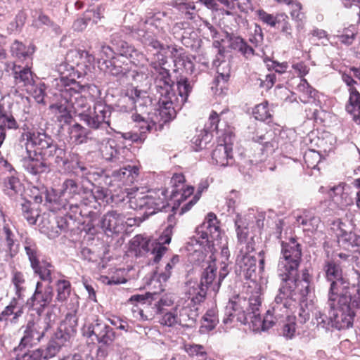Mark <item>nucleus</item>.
I'll list each match as a JSON object with an SVG mask.
<instances>
[{
	"mask_svg": "<svg viewBox=\"0 0 360 360\" xmlns=\"http://www.w3.org/2000/svg\"><path fill=\"white\" fill-rule=\"evenodd\" d=\"M25 306V302H18L15 299H11L8 305L0 313V321H6L9 316H13L10 319V322L13 324L17 323L24 314Z\"/></svg>",
	"mask_w": 360,
	"mask_h": 360,
	"instance_id": "22",
	"label": "nucleus"
},
{
	"mask_svg": "<svg viewBox=\"0 0 360 360\" xmlns=\"http://www.w3.org/2000/svg\"><path fill=\"white\" fill-rule=\"evenodd\" d=\"M12 74L16 84L22 86L33 85L34 81L32 72L28 67H22L14 65L12 68Z\"/></svg>",
	"mask_w": 360,
	"mask_h": 360,
	"instance_id": "30",
	"label": "nucleus"
},
{
	"mask_svg": "<svg viewBox=\"0 0 360 360\" xmlns=\"http://www.w3.org/2000/svg\"><path fill=\"white\" fill-rule=\"evenodd\" d=\"M246 308L247 314L250 315L248 317L249 323H252L255 326H257V323L261 322V316L259 313V307L261 305L260 299L258 296L251 297L247 300Z\"/></svg>",
	"mask_w": 360,
	"mask_h": 360,
	"instance_id": "33",
	"label": "nucleus"
},
{
	"mask_svg": "<svg viewBox=\"0 0 360 360\" xmlns=\"http://www.w3.org/2000/svg\"><path fill=\"white\" fill-rule=\"evenodd\" d=\"M178 204H174V205H170L168 202L164 201V205H167L168 208H160L158 210V212L160 213H169V214L167 217V226L166 229H170V231H172L174 226L176 224V219L175 217V214L176 213V210H178V207L180 205V200H177Z\"/></svg>",
	"mask_w": 360,
	"mask_h": 360,
	"instance_id": "44",
	"label": "nucleus"
},
{
	"mask_svg": "<svg viewBox=\"0 0 360 360\" xmlns=\"http://www.w3.org/2000/svg\"><path fill=\"white\" fill-rule=\"evenodd\" d=\"M83 335L97 342L96 355L98 358L105 359L112 349L116 333L105 321L96 319L84 326Z\"/></svg>",
	"mask_w": 360,
	"mask_h": 360,
	"instance_id": "6",
	"label": "nucleus"
},
{
	"mask_svg": "<svg viewBox=\"0 0 360 360\" xmlns=\"http://www.w3.org/2000/svg\"><path fill=\"white\" fill-rule=\"evenodd\" d=\"M155 87L159 98V116L163 123L168 122L176 117V110L173 106L174 101L176 100L174 91V84L163 82L161 79H155Z\"/></svg>",
	"mask_w": 360,
	"mask_h": 360,
	"instance_id": "10",
	"label": "nucleus"
},
{
	"mask_svg": "<svg viewBox=\"0 0 360 360\" xmlns=\"http://www.w3.org/2000/svg\"><path fill=\"white\" fill-rule=\"evenodd\" d=\"M334 328L347 329L353 325L356 311L360 309V292L328 296Z\"/></svg>",
	"mask_w": 360,
	"mask_h": 360,
	"instance_id": "2",
	"label": "nucleus"
},
{
	"mask_svg": "<svg viewBox=\"0 0 360 360\" xmlns=\"http://www.w3.org/2000/svg\"><path fill=\"white\" fill-rule=\"evenodd\" d=\"M185 181V177L182 174H174L170 180V183L174 187L172 190L171 193L173 197H175L178 193V187L181 186L184 187V183Z\"/></svg>",
	"mask_w": 360,
	"mask_h": 360,
	"instance_id": "64",
	"label": "nucleus"
},
{
	"mask_svg": "<svg viewBox=\"0 0 360 360\" xmlns=\"http://www.w3.org/2000/svg\"><path fill=\"white\" fill-rule=\"evenodd\" d=\"M252 114L257 120L268 123L271 121L272 115L268 108V103L266 101L257 105L253 109Z\"/></svg>",
	"mask_w": 360,
	"mask_h": 360,
	"instance_id": "45",
	"label": "nucleus"
},
{
	"mask_svg": "<svg viewBox=\"0 0 360 360\" xmlns=\"http://www.w3.org/2000/svg\"><path fill=\"white\" fill-rule=\"evenodd\" d=\"M70 139L76 144L86 143L91 135V129L86 128L79 123H75L68 129Z\"/></svg>",
	"mask_w": 360,
	"mask_h": 360,
	"instance_id": "32",
	"label": "nucleus"
},
{
	"mask_svg": "<svg viewBox=\"0 0 360 360\" xmlns=\"http://www.w3.org/2000/svg\"><path fill=\"white\" fill-rule=\"evenodd\" d=\"M23 245L26 255L30 263V266H37L39 261H41V252L36 242L30 238H25Z\"/></svg>",
	"mask_w": 360,
	"mask_h": 360,
	"instance_id": "34",
	"label": "nucleus"
},
{
	"mask_svg": "<svg viewBox=\"0 0 360 360\" xmlns=\"http://www.w3.org/2000/svg\"><path fill=\"white\" fill-rule=\"evenodd\" d=\"M21 210L22 216L27 220V221L32 225L37 221V217L39 216L38 212L34 211L31 208V202L30 201H25L21 204Z\"/></svg>",
	"mask_w": 360,
	"mask_h": 360,
	"instance_id": "53",
	"label": "nucleus"
},
{
	"mask_svg": "<svg viewBox=\"0 0 360 360\" xmlns=\"http://www.w3.org/2000/svg\"><path fill=\"white\" fill-rule=\"evenodd\" d=\"M91 202H95L92 200H86V198L78 199L77 201H69L65 205L62 210L67 211L66 214L70 220L74 222L78 221V224H84L85 218L89 219L86 227L89 232H91V228L93 227L94 222L97 220L98 211H95L91 208Z\"/></svg>",
	"mask_w": 360,
	"mask_h": 360,
	"instance_id": "9",
	"label": "nucleus"
},
{
	"mask_svg": "<svg viewBox=\"0 0 360 360\" xmlns=\"http://www.w3.org/2000/svg\"><path fill=\"white\" fill-rule=\"evenodd\" d=\"M131 206L134 209H146L144 214L147 217L158 213V210L160 208H168L167 205H164V198H156L151 195H145L141 198H134L131 200Z\"/></svg>",
	"mask_w": 360,
	"mask_h": 360,
	"instance_id": "17",
	"label": "nucleus"
},
{
	"mask_svg": "<svg viewBox=\"0 0 360 360\" xmlns=\"http://www.w3.org/2000/svg\"><path fill=\"white\" fill-rule=\"evenodd\" d=\"M52 108H56L58 112V120L59 122L70 124L72 119L71 112H73V111L68 101L64 100V103H56L52 105Z\"/></svg>",
	"mask_w": 360,
	"mask_h": 360,
	"instance_id": "41",
	"label": "nucleus"
},
{
	"mask_svg": "<svg viewBox=\"0 0 360 360\" xmlns=\"http://www.w3.org/2000/svg\"><path fill=\"white\" fill-rule=\"evenodd\" d=\"M113 108L111 105L103 103H96L93 110H89L87 114H81V121L94 130L107 129L112 128L110 126V117Z\"/></svg>",
	"mask_w": 360,
	"mask_h": 360,
	"instance_id": "11",
	"label": "nucleus"
},
{
	"mask_svg": "<svg viewBox=\"0 0 360 360\" xmlns=\"http://www.w3.org/2000/svg\"><path fill=\"white\" fill-rule=\"evenodd\" d=\"M117 143L114 139H110L103 150V158L110 162H116Z\"/></svg>",
	"mask_w": 360,
	"mask_h": 360,
	"instance_id": "57",
	"label": "nucleus"
},
{
	"mask_svg": "<svg viewBox=\"0 0 360 360\" xmlns=\"http://www.w3.org/2000/svg\"><path fill=\"white\" fill-rule=\"evenodd\" d=\"M182 51L183 49H180L179 50L176 48H173L172 53L174 54V65L177 68H179L180 66H183L192 70L193 68V64L190 57L184 52H181Z\"/></svg>",
	"mask_w": 360,
	"mask_h": 360,
	"instance_id": "43",
	"label": "nucleus"
},
{
	"mask_svg": "<svg viewBox=\"0 0 360 360\" xmlns=\"http://www.w3.org/2000/svg\"><path fill=\"white\" fill-rule=\"evenodd\" d=\"M333 225L336 226L338 243L345 248L360 246V236L353 233L346 223L338 219Z\"/></svg>",
	"mask_w": 360,
	"mask_h": 360,
	"instance_id": "18",
	"label": "nucleus"
},
{
	"mask_svg": "<svg viewBox=\"0 0 360 360\" xmlns=\"http://www.w3.org/2000/svg\"><path fill=\"white\" fill-rule=\"evenodd\" d=\"M204 323L201 326V331H210L213 330L217 324L218 323V319H217L214 311L209 310L202 317Z\"/></svg>",
	"mask_w": 360,
	"mask_h": 360,
	"instance_id": "55",
	"label": "nucleus"
},
{
	"mask_svg": "<svg viewBox=\"0 0 360 360\" xmlns=\"http://www.w3.org/2000/svg\"><path fill=\"white\" fill-rule=\"evenodd\" d=\"M304 159L308 167L315 169L320 162L321 155L318 152L311 150L305 153Z\"/></svg>",
	"mask_w": 360,
	"mask_h": 360,
	"instance_id": "59",
	"label": "nucleus"
},
{
	"mask_svg": "<svg viewBox=\"0 0 360 360\" xmlns=\"http://www.w3.org/2000/svg\"><path fill=\"white\" fill-rule=\"evenodd\" d=\"M108 190L103 188H98L94 193L90 194L89 196H85V198H86V200H92L93 198L95 202H91V208L96 211L98 206H100V204L97 202L98 200H105L108 202Z\"/></svg>",
	"mask_w": 360,
	"mask_h": 360,
	"instance_id": "54",
	"label": "nucleus"
},
{
	"mask_svg": "<svg viewBox=\"0 0 360 360\" xmlns=\"http://www.w3.org/2000/svg\"><path fill=\"white\" fill-rule=\"evenodd\" d=\"M2 234L4 236L6 252L11 257H14L19 251V243H17L14 233L8 226H4Z\"/></svg>",
	"mask_w": 360,
	"mask_h": 360,
	"instance_id": "35",
	"label": "nucleus"
},
{
	"mask_svg": "<svg viewBox=\"0 0 360 360\" xmlns=\"http://www.w3.org/2000/svg\"><path fill=\"white\" fill-rule=\"evenodd\" d=\"M226 38L229 42V47L231 49L238 51L245 58H248L255 54L253 47L250 46L240 36L227 32Z\"/></svg>",
	"mask_w": 360,
	"mask_h": 360,
	"instance_id": "24",
	"label": "nucleus"
},
{
	"mask_svg": "<svg viewBox=\"0 0 360 360\" xmlns=\"http://www.w3.org/2000/svg\"><path fill=\"white\" fill-rule=\"evenodd\" d=\"M11 51L13 56L20 59H25L32 54L34 49L26 47L22 43L18 41H15L11 46Z\"/></svg>",
	"mask_w": 360,
	"mask_h": 360,
	"instance_id": "46",
	"label": "nucleus"
},
{
	"mask_svg": "<svg viewBox=\"0 0 360 360\" xmlns=\"http://www.w3.org/2000/svg\"><path fill=\"white\" fill-rule=\"evenodd\" d=\"M131 34L134 38L139 40L143 44L146 46L153 34L152 32H147L143 29H134L131 30Z\"/></svg>",
	"mask_w": 360,
	"mask_h": 360,
	"instance_id": "62",
	"label": "nucleus"
},
{
	"mask_svg": "<svg viewBox=\"0 0 360 360\" xmlns=\"http://www.w3.org/2000/svg\"><path fill=\"white\" fill-rule=\"evenodd\" d=\"M85 191L76 180L67 179L61 184L59 191L53 188L45 191V205L52 212L61 210L68 202L77 201L78 199L85 198L82 195L86 193Z\"/></svg>",
	"mask_w": 360,
	"mask_h": 360,
	"instance_id": "5",
	"label": "nucleus"
},
{
	"mask_svg": "<svg viewBox=\"0 0 360 360\" xmlns=\"http://www.w3.org/2000/svg\"><path fill=\"white\" fill-rule=\"evenodd\" d=\"M26 139L25 149L27 155L22 159V167L32 175H39L49 171L47 160L56 157V163L63 167L66 166L72 160H77V155L70 153L58 146L52 136L43 129L29 131L23 134Z\"/></svg>",
	"mask_w": 360,
	"mask_h": 360,
	"instance_id": "1",
	"label": "nucleus"
},
{
	"mask_svg": "<svg viewBox=\"0 0 360 360\" xmlns=\"http://www.w3.org/2000/svg\"><path fill=\"white\" fill-rule=\"evenodd\" d=\"M176 83L179 96L181 97V101L184 103L187 101L188 97L192 91L193 83L184 75L176 76Z\"/></svg>",
	"mask_w": 360,
	"mask_h": 360,
	"instance_id": "38",
	"label": "nucleus"
},
{
	"mask_svg": "<svg viewBox=\"0 0 360 360\" xmlns=\"http://www.w3.org/2000/svg\"><path fill=\"white\" fill-rule=\"evenodd\" d=\"M31 268L34 274L39 276L41 281H48L49 283L52 282L51 274L53 271V266L51 263L45 259H41L37 266H33Z\"/></svg>",
	"mask_w": 360,
	"mask_h": 360,
	"instance_id": "37",
	"label": "nucleus"
},
{
	"mask_svg": "<svg viewBox=\"0 0 360 360\" xmlns=\"http://www.w3.org/2000/svg\"><path fill=\"white\" fill-rule=\"evenodd\" d=\"M139 173V167L136 165H127L119 169L112 172L111 175L107 174L109 178L106 180L104 179L105 184H112L111 178L115 181H122L123 184L133 183L134 179L138 176Z\"/></svg>",
	"mask_w": 360,
	"mask_h": 360,
	"instance_id": "21",
	"label": "nucleus"
},
{
	"mask_svg": "<svg viewBox=\"0 0 360 360\" xmlns=\"http://www.w3.org/2000/svg\"><path fill=\"white\" fill-rule=\"evenodd\" d=\"M331 310L329 311V315L327 316L321 311H316L314 314V317L316 321L318 327H321L326 330H329L331 328H334L333 319H332Z\"/></svg>",
	"mask_w": 360,
	"mask_h": 360,
	"instance_id": "49",
	"label": "nucleus"
},
{
	"mask_svg": "<svg viewBox=\"0 0 360 360\" xmlns=\"http://www.w3.org/2000/svg\"><path fill=\"white\" fill-rule=\"evenodd\" d=\"M329 195L333 202L342 210L353 203L352 198L347 192L345 191L344 187L340 184L332 187Z\"/></svg>",
	"mask_w": 360,
	"mask_h": 360,
	"instance_id": "29",
	"label": "nucleus"
},
{
	"mask_svg": "<svg viewBox=\"0 0 360 360\" xmlns=\"http://www.w3.org/2000/svg\"><path fill=\"white\" fill-rule=\"evenodd\" d=\"M282 283L278 289V294L276 295L273 303L271 309L276 316H283L286 314L287 309L294 302L295 290L298 285L297 283L298 276L286 274H280Z\"/></svg>",
	"mask_w": 360,
	"mask_h": 360,
	"instance_id": "8",
	"label": "nucleus"
},
{
	"mask_svg": "<svg viewBox=\"0 0 360 360\" xmlns=\"http://www.w3.org/2000/svg\"><path fill=\"white\" fill-rule=\"evenodd\" d=\"M53 297V288L48 285L42 289L41 282H37L32 295L25 302L28 312L37 316H44V309L51 302Z\"/></svg>",
	"mask_w": 360,
	"mask_h": 360,
	"instance_id": "15",
	"label": "nucleus"
},
{
	"mask_svg": "<svg viewBox=\"0 0 360 360\" xmlns=\"http://www.w3.org/2000/svg\"><path fill=\"white\" fill-rule=\"evenodd\" d=\"M349 96L345 110L353 116V120L360 124V93L355 87L349 88Z\"/></svg>",
	"mask_w": 360,
	"mask_h": 360,
	"instance_id": "27",
	"label": "nucleus"
},
{
	"mask_svg": "<svg viewBox=\"0 0 360 360\" xmlns=\"http://www.w3.org/2000/svg\"><path fill=\"white\" fill-rule=\"evenodd\" d=\"M26 18L25 12L22 10L19 11L14 20L9 23L8 29L11 32H20L25 23Z\"/></svg>",
	"mask_w": 360,
	"mask_h": 360,
	"instance_id": "56",
	"label": "nucleus"
},
{
	"mask_svg": "<svg viewBox=\"0 0 360 360\" xmlns=\"http://www.w3.org/2000/svg\"><path fill=\"white\" fill-rule=\"evenodd\" d=\"M281 254L283 260L278 263L279 270L284 271L283 274L298 276L297 270L302 260L301 245L295 239L289 243H282Z\"/></svg>",
	"mask_w": 360,
	"mask_h": 360,
	"instance_id": "12",
	"label": "nucleus"
},
{
	"mask_svg": "<svg viewBox=\"0 0 360 360\" xmlns=\"http://www.w3.org/2000/svg\"><path fill=\"white\" fill-rule=\"evenodd\" d=\"M247 300L245 298L237 296L230 300L225 307V317L223 322L225 324L231 323L236 319V321L242 324H249L248 317L245 307L247 305Z\"/></svg>",
	"mask_w": 360,
	"mask_h": 360,
	"instance_id": "16",
	"label": "nucleus"
},
{
	"mask_svg": "<svg viewBox=\"0 0 360 360\" xmlns=\"http://www.w3.org/2000/svg\"><path fill=\"white\" fill-rule=\"evenodd\" d=\"M54 356L47 349V347H40L23 354H18L16 360H49Z\"/></svg>",
	"mask_w": 360,
	"mask_h": 360,
	"instance_id": "36",
	"label": "nucleus"
},
{
	"mask_svg": "<svg viewBox=\"0 0 360 360\" xmlns=\"http://www.w3.org/2000/svg\"><path fill=\"white\" fill-rule=\"evenodd\" d=\"M236 272L243 275L245 279H252L257 269L256 258L249 254L240 252L236 259Z\"/></svg>",
	"mask_w": 360,
	"mask_h": 360,
	"instance_id": "19",
	"label": "nucleus"
},
{
	"mask_svg": "<svg viewBox=\"0 0 360 360\" xmlns=\"http://www.w3.org/2000/svg\"><path fill=\"white\" fill-rule=\"evenodd\" d=\"M131 302H138L147 306H153L155 313H162V306L165 304V301H163L159 297V294L154 292H147L145 295H134L129 300Z\"/></svg>",
	"mask_w": 360,
	"mask_h": 360,
	"instance_id": "25",
	"label": "nucleus"
},
{
	"mask_svg": "<svg viewBox=\"0 0 360 360\" xmlns=\"http://www.w3.org/2000/svg\"><path fill=\"white\" fill-rule=\"evenodd\" d=\"M161 314H164L159 321L161 325L171 327L178 323V317L175 314L170 311L164 313V310Z\"/></svg>",
	"mask_w": 360,
	"mask_h": 360,
	"instance_id": "63",
	"label": "nucleus"
},
{
	"mask_svg": "<svg viewBox=\"0 0 360 360\" xmlns=\"http://www.w3.org/2000/svg\"><path fill=\"white\" fill-rule=\"evenodd\" d=\"M105 71L110 75L115 77L118 80L127 82L130 79L135 80L139 76L136 70L135 62L131 60L124 59L122 57H115L111 60H104Z\"/></svg>",
	"mask_w": 360,
	"mask_h": 360,
	"instance_id": "13",
	"label": "nucleus"
},
{
	"mask_svg": "<svg viewBox=\"0 0 360 360\" xmlns=\"http://www.w3.org/2000/svg\"><path fill=\"white\" fill-rule=\"evenodd\" d=\"M219 122V115L216 112L212 111L210 115L208 122L205 124L203 130L206 132H210V134H212L213 131H217Z\"/></svg>",
	"mask_w": 360,
	"mask_h": 360,
	"instance_id": "61",
	"label": "nucleus"
},
{
	"mask_svg": "<svg viewBox=\"0 0 360 360\" xmlns=\"http://www.w3.org/2000/svg\"><path fill=\"white\" fill-rule=\"evenodd\" d=\"M74 333L66 327L63 328L60 326L46 345L47 349L53 356H56L61 348L66 345Z\"/></svg>",
	"mask_w": 360,
	"mask_h": 360,
	"instance_id": "20",
	"label": "nucleus"
},
{
	"mask_svg": "<svg viewBox=\"0 0 360 360\" xmlns=\"http://www.w3.org/2000/svg\"><path fill=\"white\" fill-rule=\"evenodd\" d=\"M111 42L115 53L119 55L117 57H122L124 59L132 60L134 56H138L139 54L134 46L129 45L127 41L119 39L116 35L112 36Z\"/></svg>",
	"mask_w": 360,
	"mask_h": 360,
	"instance_id": "26",
	"label": "nucleus"
},
{
	"mask_svg": "<svg viewBox=\"0 0 360 360\" xmlns=\"http://www.w3.org/2000/svg\"><path fill=\"white\" fill-rule=\"evenodd\" d=\"M126 96L133 104L131 109L139 108L140 110H143L153 104V99L148 93L137 88L128 89Z\"/></svg>",
	"mask_w": 360,
	"mask_h": 360,
	"instance_id": "23",
	"label": "nucleus"
},
{
	"mask_svg": "<svg viewBox=\"0 0 360 360\" xmlns=\"http://www.w3.org/2000/svg\"><path fill=\"white\" fill-rule=\"evenodd\" d=\"M216 275L217 268L214 265H209L202 272L200 282L198 284L208 289L216 278Z\"/></svg>",
	"mask_w": 360,
	"mask_h": 360,
	"instance_id": "47",
	"label": "nucleus"
},
{
	"mask_svg": "<svg viewBox=\"0 0 360 360\" xmlns=\"http://www.w3.org/2000/svg\"><path fill=\"white\" fill-rule=\"evenodd\" d=\"M188 284L191 285L188 292L189 295L188 298L191 300V302L195 304H200L204 302L207 295V288L202 287L195 282L192 283L190 281Z\"/></svg>",
	"mask_w": 360,
	"mask_h": 360,
	"instance_id": "39",
	"label": "nucleus"
},
{
	"mask_svg": "<svg viewBox=\"0 0 360 360\" xmlns=\"http://www.w3.org/2000/svg\"><path fill=\"white\" fill-rule=\"evenodd\" d=\"M326 278L330 282L328 296L358 293L360 287L352 284L349 279L343 273L340 262L338 260L330 259L323 265Z\"/></svg>",
	"mask_w": 360,
	"mask_h": 360,
	"instance_id": "7",
	"label": "nucleus"
},
{
	"mask_svg": "<svg viewBox=\"0 0 360 360\" xmlns=\"http://www.w3.org/2000/svg\"><path fill=\"white\" fill-rule=\"evenodd\" d=\"M4 186L8 195L18 193L22 189V184L19 179L13 174L8 176L4 181Z\"/></svg>",
	"mask_w": 360,
	"mask_h": 360,
	"instance_id": "51",
	"label": "nucleus"
},
{
	"mask_svg": "<svg viewBox=\"0 0 360 360\" xmlns=\"http://www.w3.org/2000/svg\"><path fill=\"white\" fill-rule=\"evenodd\" d=\"M172 235V231L165 229L162 235L159 237L158 242L155 241V245L153 248L154 257L153 258L154 263H158L167 251V248L163 245L170 243Z\"/></svg>",
	"mask_w": 360,
	"mask_h": 360,
	"instance_id": "31",
	"label": "nucleus"
},
{
	"mask_svg": "<svg viewBox=\"0 0 360 360\" xmlns=\"http://www.w3.org/2000/svg\"><path fill=\"white\" fill-rule=\"evenodd\" d=\"M66 64H61L58 67V72L60 73V94L64 100L70 103V106L73 112L81 120V114H87L91 110L86 98L81 94V91L84 89V86L81 85L76 82L75 79H70L72 74H75L73 65L70 66L67 70V74L65 72Z\"/></svg>",
	"mask_w": 360,
	"mask_h": 360,
	"instance_id": "3",
	"label": "nucleus"
},
{
	"mask_svg": "<svg viewBox=\"0 0 360 360\" xmlns=\"http://www.w3.org/2000/svg\"><path fill=\"white\" fill-rule=\"evenodd\" d=\"M212 137V134L204 130L200 134L195 136L191 139V143L194 145V150L198 151L206 147L207 144L210 142Z\"/></svg>",
	"mask_w": 360,
	"mask_h": 360,
	"instance_id": "50",
	"label": "nucleus"
},
{
	"mask_svg": "<svg viewBox=\"0 0 360 360\" xmlns=\"http://www.w3.org/2000/svg\"><path fill=\"white\" fill-rule=\"evenodd\" d=\"M54 319L55 315L51 310L47 311L44 316L27 312L26 322L20 328L23 335L15 350H22L27 347H32L39 343L51 328Z\"/></svg>",
	"mask_w": 360,
	"mask_h": 360,
	"instance_id": "4",
	"label": "nucleus"
},
{
	"mask_svg": "<svg viewBox=\"0 0 360 360\" xmlns=\"http://www.w3.org/2000/svg\"><path fill=\"white\" fill-rule=\"evenodd\" d=\"M258 17L263 22L272 27H275L277 24L281 23V20L278 17H274L273 15L266 13L264 10L258 11Z\"/></svg>",
	"mask_w": 360,
	"mask_h": 360,
	"instance_id": "60",
	"label": "nucleus"
},
{
	"mask_svg": "<svg viewBox=\"0 0 360 360\" xmlns=\"http://www.w3.org/2000/svg\"><path fill=\"white\" fill-rule=\"evenodd\" d=\"M57 296L56 300L63 302L69 297L71 291V284L70 281L64 279L58 280L56 282Z\"/></svg>",
	"mask_w": 360,
	"mask_h": 360,
	"instance_id": "48",
	"label": "nucleus"
},
{
	"mask_svg": "<svg viewBox=\"0 0 360 360\" xmlns=\"http://www.w3.org/2000/svg\"><path fill=\"white\" fill-rule=\"evenodd\" d=\"M131 243L134 248H139L140 252L141 251L144 252H151V254L154 256L153 248L155 241L148 239L141 235H136L132 238Z\"/></svg>",
	"mask_w": 360,
	"mask_h": 360,
	"instance_id": "40",
	"label": "nucleus"
},
{
	"mask_svg": "<svg viewBox=\"0 0 360 360\" xmlns=\"http://www.w3.org/2000/svg\"><path fill=\"white\" fill-rule=\"evenodd\" d=\"M99 215L97 220L94 222V226L91 228V232L97 231L100 229L108 236L113 234H119L124 231L125 219L123 214L117 212V211L112 210L105 213L100 219Z\"/></svg>",
	"mask_w": 360,
	"mask_h": 360,
	"instance_id": "14",
	"label": "nucleus"
},
{
	"mask_svg": "<svg viewBox=\"0 0 360 360\" xmlns=\"http://www.w3.org/2000/svg\"><path fill=\"white\" fill-rule=\"evenodd\" d=\"M76 310H72L68 313L66 314L65 319L63 320V323L60 324V326H63V328H67L70 330L72 331V333H75L76 331V327L77 326V317L76 315Z\"/></svg>",
	"mask_w": 360,
	"mask_h": 360,
	"instance_id": "58",
	"label": "nucleus"
},
{
	"mask_svg": "<svg viewBox=\"0 0 360 360\" xmlns=\"http://www.w3.org/2000/svg\"><path fill=\"white\" fill-rule=\"evenodd\" d=\"M198 314L195 311L184 308L180 311L178 323L184 328H192L196 323Z\"/></svg>",
	"mask_w": 360,
	"mask_h": 360,
	"instance_id": "42",
	"label": "nucleus"
},
{
	"mask_svg": "<svg viewBox=\"0 0 360 360\" xmlns=\"http://www.w3.org/2000/svg\"><path fill=\"white\" fill-rule=\"evenodd\" d=\"M0 126H2L5 129H17L19 126L11 114H8L4 111L2 107L0 105Z\"/></svg>",
	"mask_w": 360,
	"mask_h": 360,
	"instance_id": "52",
	"label": "nucleus"
},
{
	"mask_svg": "<svg viewBox=\"0 0 360 360\" xmlns=\"http://www.w3.org/2000/svg\"><path fill=\"white\" fill-rule=\"evenodd\" d=\"M232 158L231 148L226 144H219L212 151V162L213 165L225 167L230 164Z\"/></svg>",
	"mask_w": 360,
	"mask_h": 360,
	"instance_id": "28",
	"label": "nucleus"
}]
</instances>
